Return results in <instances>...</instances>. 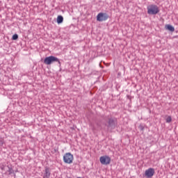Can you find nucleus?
Returning <instances> with one entry per match:
<instances>
[{
    "label": "nucleus",
    "mask_w": 178,
    "mask_h": 178,
    "mask_svg": "<svg viewBox=\"0 0 178 178\" xmlns=\"http://www.w3.org/2000/svg\"><path fill=\"white\" fill-rule=\"evenodd\" d=\"M50 176H51V172H49V168H46L45 173H44L43 178H49Z\"/></svg>",
    "instance_id": "nucleus-7"
},
{
    "label": "nucleus",
    "mask_w": 178,
    "mask_h": 178,
    "mask_svg": "<svg viewBox=\"0 0 178 178\" xmlns=\"http://www.w3.org/2000/svg\"><path fill=\"white\" fill-rule=\"evenodd\" d=\"M155 175V170L154 168H149L145 171V177L151 178Z\"/></svg>",
    "instance_id": "nucleus-6"
},
{
    "label": "nucleus",
    "mask_w": 178,
    "mask_h": 178,
    "mask_svg": "<svg viewBox=\"0 0 178 178\" xmlns=\"http://www.w3.org/2000/svg\"><path fill=\"white\" fill-rule=\"evenodd\" d=\"M54 62H58L59 63V58L50 56L49 57H46L44 60V65H52Z\"/></svg>",
    "instance_id": "nucleus-2"
},
{
    "label": "nucleus",
    "mask_w": 178,
    "mask_h": 178,
    "mask_svg": "<svg viewBox=\"0 0 178 178\" xmlns=\"http://www.w3.org/2000/svg\"><path fill=\"white\" fill-rule=\"evenodd\" d=\"M109 19V15L104 13H99L97 15V22H105Z\"/></svg>",
    "instance_id": "nucleus-4"
},
{
    "label": "nucleus",
    "mask_w": 178,
    "mask_h": 178,
    "mask_svg": "<svg viewBox=\"0 0 178 178\" xmlns=\"http://www.w3.org/2000/svg\"><path fill=\"white\" fill-rule=\"evenodd\" d=\"M165 122H166V123H170V122H172V116H170V115L166 116Z\"/></svg>",
    "instance_id": "nucleus-10"
},
{
    "label": "nucleus",
    "mask_w": 178,
    "mask_h": 178,
    "mask_svg": "<svg viewBox=\"0 0 178 178\" xmlns=\"http://www.w3.org/2000/svg\"><path fill=\"white\" fill-rule=\"evenodd\" d=\"M0 145H3V141H0Z\"/></svg>",
    "instance_id": "nucleus-12"
},
{
    "label": "nucleus",
    "mask_w": 178,
    "mask_h": 178,
    "mask_svg": "<svg viewBox=\"0 0 178 178\" xmlns=\"http://www.w3.org/2000/svg\"><path fill=\"white\" fill-rule=\"evenodd\" d=\"M74 159V157L73 156V154H72V153H65L63 156V161L65 163H73Z\"/></svg>",
    "instance_id": "nucleus-3"
},
{
    "label": "nucleus",
    "mask_w": 178,
    "mask_h": 178,
    "mask_svg": "<svg viewBox=\"0 0 178 178\" xmlns=\"http://www.w3.org/2000/svg\"><path fill=\"white\" fill-rule=\"evenodd\" d=\"M17 38H19V35H17V34H14L13 35L12 40H16Z\"/></svg>",
    "instance_id": "nucleus-11"
},
{
    "label": "nucleus",
    "mask_w": 178,
    "mask_h": 178,
    "mask_svg": "<svg viewBox=\"0 0 178 178\" xmlns=\"http://www.w3.org/2000/svg\"><path fill=\"white\" fill-rule=\"evenodd\" d=\"M147 13L148 15H157L159 13V8L156 5H150L147 6Z\"/></svg>",
    "instance_id": "nucleus-1"
},
{
    "label": "nucleus",
    "mask_w": 178,
    "mask_h": 178,
    "mask_svg": "<svg viewBox=\"0 0 178 178\" xmlns=\"http://www.w3.org/2000/svg\"><path fill=\"white\" fill-rule=\"evenodd\" d=\"M102 165H109L111 163V157L109 156H102L99 159Z\"/></svg>",
    "instance_id": "nucleus-5"
},
{
    "label": "nucleus",
    "mask_w": 178,
    "mask_h": 178,
    "mask_svg": "<svg viewBox=\"0 0 178 178\" xmlns=\"http://www.w3.org/2000/svg\"><path fill=\"white\" fill-rule=\"evenodd\" d=\"M57 23L58 24H60V23H63V17L62 15H58L57 17Z\"/></svg>",
    "instance_id": "nucleus-9"
},
{
    "label": "nucleus",
    "mask_w": 178,
    "mask_h": 178,
    "mask_svg": "<svg viewBox=\"0 0 178 178\" xmlns=\"http://www.w3.org/2000/svg\"><path fill=\"white\" fill-rule=\"evenodd\" d=\"M165 29L168 30L169 31H175V27H173V26L170 25V24H166L165 25Z\"/></svg>",
    "instance_id": "nucleus-8"
}]
</instances>
